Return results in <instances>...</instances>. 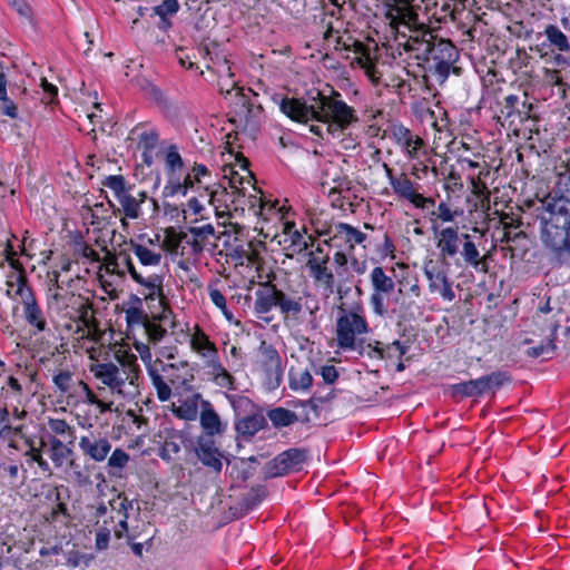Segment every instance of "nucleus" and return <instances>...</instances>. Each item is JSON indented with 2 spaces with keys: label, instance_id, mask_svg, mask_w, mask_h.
Masks as SVG:
<instances>
[{
  "label": "nucleus",
  "instance_id": "nucleus-1",
  "mask_svg": "<svg viewBox=\"0 0 570 570\" xmlns=\"http://www.w3.org/2000/svg\"><path fill=\"white\" fill-rule=\"evenodd\" d=\"M386 18L396 33L399 46L414 52L416 59L429 63L438 75L449 76L459 57L455 46L450 40L436 38L423 22H420L417 13L407 0L389 2Z\"/></svg>",
  "mask_w": 570,
  "mask_h": 570
},
{
  "label": "nucleus",
  "instance_id": "nucleus-2",
  "mask_svg": "<svg viewBox=\"0 0 570 570\" xmlns=\"http://www.w3.org/2000/svg\"><path fill=\"white\" fill-rule=\"evenodd\" d=\"M281 111L292 120L312 122L311 131L321 138L325 135L340 138L345 130L358 121L356 110L341 99V94L321 91L308 96V102L295 98H284L279 102Z\"/></svg>",
  "mask_w": 570,
  "mask_h": 570
},
{
  "label": "nucleus",
  "instance_id": "nucleus-3",
  "mask_svg": "<svg viewBox=\"0 0 570 570\" xmlns=\"http://www.w3.org/2000/svg\"><path fill=\"white\" fill-rule=\"evenodd\" d=\"M542 207L541 240L560 262L570 266V166L559 174Z\"/></svg>",
  "mask_w": 570,
  "mask_h": 570
},
{
  "label": "nucleus",
  "instance_id": "nucleus-4",
  "mask_svg": "<svg viewBox=\"0 0 570 570\" xmlns=\"http://www.w3.org/2000/svg\"><path fill=\"white\" fill-rule=\"evenodd\" d=\"M79 347L89 356V372L102 385L98 386V390L107 387L112 395L127 400H132L138 395L140 368L136 355L116 354V362H112L107 358L100 360L102 354L108 355L101 341L98 343L87 342V344H80Z\"/></svg>",
  "mask_w": 570,
  "mask_h": 570
},
{
  "label": "nucleus",
  "instance_id": "nucleus-5",
  "mask_svg": "<svg viewBox=\"0 0 570 570\" xmlns=\"http://www.w3.org/2000/svg\"><path fill=\"white\" fill-rule=\"evenodd\" d=\"M47 308L49 313L58 317L68 332L75 335L79 345L102 341L105 332L92 316L89 298L65 289L59 285L58 276H56L55 285L49 288Z\"/></svg>",
  "mask_w": 570,
  "mask_h": 570
},
{
  "label": "nucleus",
  "instance_id": "nucleus-6",
  "mask_svg": "<svg viewBox=\"0 0 570 570\" xmlns=\"http://www.w3.org/2000/svg\"><path fill=\"white\" fill-rule=\"evenodd\" d=\"M239 168L245 173V176H239L238 173H234L229 178V187L223 186L222 184L214 183V195L213 197V213L216 219L223 226L227 225L233 217V213L238 209L237 203L240 197H244L243 184L246 181L250 184L253 175L248 170V160L244 157L237 158Z\"/></svg>",
  "mask_w": 570,
  "mask_h": 570
},
{
  "label": "nucleus",
  "instance_id": "nucleus-7",
  "mask_svg": "<svg viewBox=\"0 0 570 570\" xmlns=\"http://www.w3.org/2000/svg\"><path fill=\"white\" fill-rule=\"evenodd\" d=\"M117 262L125 275L129 274L131 279L138 285V292L147 302L157 301L161 306L166 303V295L164 291V274L159 273H145L142 269L136 267L130 254L125 250L116 254Z\"/></svg>",
  "mask_w": 570,
  "mask_h": 570
},
{
  "label": "nucleus",
  "instance_id": "nucleus-8",
  "mask_svg": "<svg viewBox=\"0 0 570 570\" xmlns=\"http://www.w3.org/2000/svg\"><path fill=\"white\" fill-rule=\"evenodd\" d=\"M102 185L112 191L119 204L118 212L124 214L121 225L127 226L126 219H138L142 212L141 205L147 200V194L139 191L137 196L131 194L132 187L127 185L122 175H109L102 180Z\"/></svg>",
  "mask_w": 570,
  "mask_h": 570
},
{
  "label": "nucleus",
  "instance_id": "nucleus-9",
  "mask_svg": "<svg viewBox=\"0 0 570 570\" xmlns=\"http://www.w3.org/2000/svg\"><path fill=\"white\" fill-rule=\"evenodd\" d=\"M368 332L370 327L361 307L343 312L336 320V345L343 351H355L357 336Z\"/></svg>",
  "mask_w": 570,
  "mask_h": 570
},
{
  "label": "nucleus",
  "instance_id": "nucleus-10",
  "mask_svg": "<svg viewBox=\"0 0 570 570\" xmlns=\"http://www.w3.org/2000/svg\"><path fill=\"white\" fill-rule=\"evenodd\" d=\"M383 168L385 171V177L393 193L397 197L407 200L416 208L421 209L425 208L428 203H434L433 199L426 198L422 194L417 193L415 184L407 177L405 173L396 175L387 164H383Z\"/></svg>",
  "mask_w": 570,
  "mask_h": 570
},
{
  "label": "nucleus",
  "instance_id": "nucleus-11",
  "mask_svg": "<svg viewBox=\"0 0 570 570\" xmlns=\"http://www.w3.org/2000/svg\"><path fill=\"white\" fill-rule=\"evenodd\" d=\"M370 282L372 285L370 305L375 315L384 317L387 315V306L384 298L394 291V279L391 275L386 274L382 266H375L370 273Z\"/></svg>",
  "mask_w": 570,
  "mask_h": 570
},
{
  "label": "nucleus",
  "instance_id": "nucleus-12",
  "mask_svg": "<svg viewBox=\"0 0 570 570\" xmlns=\"http://www.w3.org/2000/svg\"><path fill=\"white\" fill-rule=\"evenodd\" d=\"M392 137L396 147L410 161H421L426 158L428 150L423 138L411 131L409 128L399 125L392 129Z\"/></svg>",
  "mask_w": 570,
  "mask_h": 570
},
{
  "label": "nucleus",
  "instance_id": "nucleus-13",
  "mask_svg": "<svg viewBox=\"0 0 570 570\" xmlns=\"http://www.w3.org/2000/svg\"><path fill=\"white\" fill-rule=\"evenodd\" d=\"M423 273L428 281L429 292L432 295H438L449 303L455 299L453 282L444 269L440 268L433 261H429L424 263Z\"/></svg>",
  "mask_w": 570,
  "mask_h": 570
},
{
  "label": "nucleus",
  "instance_id": "nucleus-14",
  "mask_svg": "<svg viewBox=\"0 0 570 570\" xmlns=\"http://www.w3.org/2000/svg\"><path fill=\"white\" fill-rule=\"evenodd\" d=\"M6 252L7 259L10 262V265L13 268H16V271L12 272L7 278L6 294L9 298L13 301H19L20 304H22L29 301L30 298L35 297V293L28 285L24 272L22 269L17 268V261L14 259L16 253L13 248L10 245H8Z\"/></svg>",
  "mask_w": 570,
  "mask_h": 570
},
{
  "label": "nucleus",
  "instance_id": "nucleus-15",
  "mask_svg": "<svg viewBox=\"0 0 570 570\" xmlns=\"http://www.w3.org/2000/svg\"><path fill=\"white\" fill-rule=\"evenodd\" d=\"M255 364L269 382L279 383L283 373L282 361L277 350L263 341L257 350Z\"/></svg>",
  "mask_w": 570,
  "mask_h": 570
},
{
  "label": "nucleus",
  "instance_id": "nucleus-16",
  "mask_svg": "<svg viewBox=\"0 0 570 570\" xmlns=\"http://www.w3.org/2000/svg\"><path fill=\"white\" fill-rule=\"evenodd\" d=\"M328 244L333 247L344 248L352 253L356 245L363 244L367 235L346 223L334 224L331 229Z\"/></svg>",
  "mask_w": 570,
  "mask_h": 570
},
{
  "label": "nucleus",
  "instance_id": "nucleus-17",
  "mask_svg": "<svg viewBox=\"0 0 570 570\" xmlns=\"http://www.w3.org/2000/svg\"><path fill=\"white\" fill-rule=\"evenodd\" d=\"M78 446L83 456L98 463L104 462L108 458L112 448L107 436L100 433L95 434L94 432L81 435Z\"/></svg>",
  "mask_w": 570,
  "mask_h": 570
},
{
  "label": "nucleus",
  "instance_id": "nucleus-18",
  "mask_svg": "<svg viewBox=\"0 0 570 570\" xmlns=\"http://www.w3.org/2000/svg\"><path fill=\"white\" fill-rule=\"evenodd\" d=\"M507 381L505 375L501 373H492L475 380L462 382L453 385V391L463 396H479L489 391L491 387L501 386Z\"/></svg>",
  "mask_w": 570,
  "mask_h": 570
},
{
  "label": "nucleus",
  "instance_id": "nucleus-19",
  "mask_svg": "<svg viewBox=\"0 0 570 570\" xmlns=\"http://www.w3.org/2000/svg\"><path fill=\"white\" fill-rule=\"evenodd\" d=\"M435 246L443 261L454 258L462 245V234L456 227H445L442 229H433Z\"/></svg>",
  "mask_w": 570,
  "mask_h": 570
},
{
  "label": "nucleus",
  "instance_id": "nucleus-20",
  "mask_svg": "<svg viewBox=\"0 0 570 570\" xmlns=\"http://www.w3.org/2000/svg\"><path fill=\"white\" fill-rule=\"evenodd\" d=\"M149 245L145 243H138L135 240L129 242V249L137 258L141 268L146 273L148 267H158L163 261V249L156 246L151 239H148Z\"/></svg>",
  "mask_w": 570,
  "mask_h": 570
},
{
  "label": "nucleus",
  "instance_id": "nucleus-21",
  "mask_svg": "<svg viewBox=\"0 0 570 570\" xmlns=\"http://www.w3.org/2000/svg\"><path fill=\"white\" fill-rule=\"evenodd\" d=\"M189 346L194 353L203 361V364L219 356L216 344L198 326L195 325L188 334Z\"/></svg>",
  "mask_w": 570,
  "mask_h": 570
},
{
  "label": "nucleus",
  "instance_id": "nucleus-22",
  "mask_svg": "<svg viewBox=\"0 0 570 570\" xmlns=\"http://www.w3.org/2000/svg\"><path fill=\"white\" fill-rule=\"evenodd\" d=\"M203 367L208 380L217 387L225 391H234L236 389L234 375L224 366L219 356L204 363Z\"/></svg>",
  "mask_w": 570,
  "mask_h": 570
},
{
  "label": "nucleus",
  "instance_id": "nucleus-23",
  "mask_svg": "<svg viewBox=\"0 0 570 570\" xmlns=\"http://www.w3.org/2000/svg\"><path fill=\"white\" fill-rule=\"evenodd\" d=\"M198 460L214 472L219 473L223 469L222 453L210 438H199L195 449Z\"/></svg>",
  "mask_w": 570,
  "mask_h": 570
},
{
  "label": "nucleus",
  "instance_id": "nucleus-24",
  "mask_svg": "<svg viewBox=\"0 0 570 570\" xmlns=\"http://www.w3.org/2000/svg\"><path fill=\"white\" fill-rule=\"evenodd\" d=\"M41 446H48L47 453L55 468L61 469L67 464L68 461H70V465L73 463L72 460H70L71 455L73 454L72 448L68 444H65L57 436L51 434L42 436Z\"/></svg>",
  "mask_w": 570,
  "mask_h": 570
},
{
  "label": "nucleus",
  "instance_id": "nucleus-25",
  "mask_svg": "<svg viewBox=\"0 0 570 570\" xmlns=\"http://www.w3.org/2000/svg\"><path fill=\"white\" fill-rule=\"evenodd\" d=\"M199 423L206 434L205 438L212 439L213 436L220 435L225 432V425L208 400L202 401Z\"/></svg>",
  "mask_w": 570,
  "mask_h": 570
},
{
  "label": "nucleus",
  "instance_id": "nucleus-26",
  "mask_svg": "<svg viewBox=\"0 0 570 570\" xmlns=\"http://www.w3.org/2000/svg\"><path fill=\"white\" fill-rule=\"evenodd\" d=\"M22 316L26 323L33 330L35 334L43 333L49 330L48 322L39 305L36 296L21 304Z\"/></svg>",
  "mask_w": 570,
  "mask_h": 570
},
{
  "label": "nucleus",
  "instance_id": "nucleus-27",
  "mask_svg": "<svg viewBox=\"0 0 570 570\" xmlns=\"http://www.w3.org/2000/svg\"><path fill=\"white\" fill-rule=\"evenodd\" d=\"M307 452L302 449H289L274 459V466L276 472L274 475H283L291 470H298L306 461Z\"/></svg>",
  "mask_w": 570,
  "mask_h": 570
},
{
  "label": "nucleus",
  "instance_id": "nucleus-28",
  "mask_svg": "<svg viewBox=\"0 0 570 570\" xmlns=\"http://www.w3.org/2000/svg\"><path fill=\"white\" fill-rule=\"evenodd\" d=\"M202 394L191 393L183 399H179L177 403L171 404V412L180 420L194 421L198 416L199 405L202 406Z\"/></svg>",
  "mask_w": 570,
  "mask_h": 570
},
{
  "label": "nucleus",
  "instance_id": "nucleus-29",
  "mask_svg": "<svg viewBox=\"0 0 570 570\" xmlns=\"http://www.w3.org/2000/svg\"><path fill=\"white\" fill-rule=\"evenodd\" d=\"M461 256L466 266H471L476 272L487 273V256H481L480 250L469 234H462Z\"/></svg>",
  "mask_w": 570,
  "mask_h": 570
},
{
  "label": "nucleus",
  "instance_id": "nucleus-30",
  "mask_svg": "<svg viewBox=\"0 0 570 570\" xmlns=\"http://www.w3.org/2000/svg\"><path fill=\"white\" fill-rule=\"evenodd\" d=\"M267 425L266 417L261 411L236 419L235 430L244 438H252Z\"/></svg>",
  "mask_w": 570,
  "mask_h": 570
},
{
  "label": "nucleus",
  "instance_id": "nucleus-31",
  "mask_svg": "<svg viewBox=\"0 0 570 570\" xmlns=\"http://www.w3.org/2000/svg\"><path fill=\"white\" fill-rule=\"evenodd\" d=\"M315 286L328 298L334 293L335 276L328 266L320 267L308 272Z\"/></svg>",
  "mask_w": 570,
  "mask_h": 570
},
{
  "label": "nucleus",
  "instance_id": "nucleus-32",
  "mask_svg": "<svg viewBox=\"0 0 570 570\" xmlns=\"http://www.w3.org/2000/svg\"><path fill=\"white\" fill-rule=\"evenodd\" d=\"M250 207L255 210V214L264 222L272 220L274 217H279L276 202L266 200L263 197L256 195L250 196Z\"/></svg>",
  "mask_w": 570,
  "mask_h": 570
},
{
  "label": "nucleus",
  "instance_id": "nucleus-33",
  "mask_svg": "<svg viewBox=\"0 0 570 570\" xmlns=\"http://www.w3.org/2000/svg\"><path fill=\"white\" fill-rule=\"evenodd\" d=\"M78 385L83 393L82 402L90 404V405H95L97 407V413L95 415L96 417H98L99 415H101L106 412L112 411V406H114L112 401L99 399L97 396V394L89 387V385L82 381H79Z\"/></svg>",
  "mask_w": 570,
  "mask_h": 570
},
{
  "label": "nucleus",
  "instance_id": "nucleus-34",
  "mask_svg": "<svg viewBox=\"0 0 570 570\" xmlns=\"http://www.w3.org/2000/svg\"><path fill=\"white\" fill-rule=\"evenodd\" d=\"M24 424H12L10 411L6 406H0V439L9 440L22 434Z\"/></svg>",
  "mask_w": 570,
  "mask_h": 570
},
{
  "label": "nucleus",
  "instance_id": "nucleus-35",
  "mask_svg": "<svg viewBox=\"0 0 570 570\" xmlns=\"http://www.w3.org/2000/svg\"><path fill=\"white\" fill-rule=\"evenodd\" d=\"M109 505L112 511H116L119 515L122 517L121 519H119L118 525L114 529L115 535L117 538H121L124 533L127 532L128 530V515L126 513L128 500L121 494H115V497L109 500Z\"/></svg>",
  "mask_w": 570,
  "mask_h": 570
},
{
  "label": "nucleus",
  "instance_id": "nucleus-36",
  "mask_svg": "<svg viewBox=\"0 0 570 570\" xmlns=\"http://www.w3.org/2000/svg\"><path fill=\"white\" fill-rule=\"evenodd\" d=\"M549 46L559 52L570 51V41L568 37L554 24H548L543 31Z\"/></svg>",
  "mask_w": 570,
  "mask_h": 570
},
{
  "label": "nucleus",
  "instance_id": "nucleus-37",
  "mask_svg": "<svg viewBox=\"0 0 570 570\" xmlns=\"http://www.w3.org/2000/svg\"><path fill=\"white\" fill-rule=\"evenodd\" d=\"M225 397L234 410L236 419L257 411L255 403L245 395L225 393Z\"/></svg>",
  "mask_w": 570,
  "mask_h": 570
},
{
  "label": "nucleus",
  "instance_id": "nucleus-38",
  "mask_svg": "<svg viewBox=\"0 0 570 570\" xmlns=\"http://www.w3.org/2000/svg\"><path fill=\"white\" fill-rule=\"evenodd\" d=\"M131 138L138 141L139 147H142L145 150H151L157 145L158 134L153 128L136 126L131 130Z\"/></svg>",
  "mask_w": 570,
  "mask_h": 570
},
{
  "label": "nucleus",
  "instance_id": "nucleus-39",
  "mask_svg": "<svg viewBox=\"0 0 570 570\" xmlns=\"http://www.w3.org/2000/svg\"><path fill=\"white\" fill-rule=\"evenodd\" d=\"M184 214L195 216L194 222L210 219L212 212L199 197H190L187 199Z\"/></svg>",
  "mask_w": 570,
  "mask_h": 570
},
{
  "label": "nucleus",
  "instance_id": "nucleus-40",
  "mask_svg": "<svg viewBox=\"0 0 570 570\" xmlns=\"http://www.w3.org/2000/svg\"><path fill=\"white\" fill-rule=\"evenodd\" d=\"M7 3L17 12L20 17L21 23L28 27L30 30H36V20L33 12L27 0H6Z\"/></svg>",
  "mask_w": 570,
  "mask_h": 570
},
{
  "label": "nucleus",
  "instance_id": "nucleus-41",
  "mask_svg": "<svg viewBox=\"0 0 570 570\" xmlns=\"http://www.w3.org/2000/svg\"><path fill=\"white\" fill-rule=\"evenodd\" d=\"M423 314V306L420 299L402 295L399 305V315L404 320H414Z\"/></svg>",
  "mask_w": 570,
  "mask_h": 570
},
{
  "label": "nucleus",
  "instance_id": "nucleus-42",
  "mask_svg": "<svg viewBox=\"0 0 570 570\" xmlns=\"http://www.w3.org/2000/svg\"><path fill=\"white\" fill-rule=\"evenodd\" d=\"M267 416L276 429L289 426L297 421L296 413L284 407L269 410Z\"/></svg>",
  "mask_w": 570,
  "mask_h": 570
},
{
  "label": "nucleus",
  "instance_id": "nucleus-43",
  "mask_svg": "<svg viewBox=\"0 0 570 570\" xmlns=\"http://www.w3.org/2000/svg\"><path fill=\"white\" fill-rule=\"evenodd\" d=\"M278 289L271 292H256V299L254 303V309L257 314H266L273 307H277Z\"/></svg>",
  "mask_w": 570,
  "mask_h": 570
},
{
  "label": "nucleus",
  "instance_id": "nucleus-44",
  "mask_svg": "<svg viewBox=\"0 0 570 570\" xmlns=\"http://www.w3.org/2000/svg\"><path fill=\"white\" fill-rule=\"evenodd\" d=\"M218 281L215 282V284H209L207 287L208 296L212 301V303L222 312L224 317L228 323H236L234 320L233 313L227 307L226 297L224 294L216 287V284Z\"/></svg>",
  "mask_w": 570,
  "mask_h": 570
},
{
  "label": "nucleus",
  "instance_id": "nucleus-45",
  "mask_svg": "<svg viewBox=\"0 0 570 570\" xmlns=\"http://www.w3.org/2000/svg\"><path fill=\"white\" fill-rule=\"evenodd\" d=\"M147 374L151 380L154 389L156 390L158 400L161 402L168 401L171 396V389L163 379L159 367L148 368Z\"/></svg>",
  "mask_w": 570,
  "mask_h": 570
},
{
  "label": "nucleus",
  "instance_id": "nucleus-46",
  "mask_svg": "<svg viewBox=\"0 0 570 570\" xmlns=\"http://www.w3.org/2000/svg\"><path fill=\"white\" fill-rule=\"evenodd\" d=\"M136 305L129 306L125 311V318L128 326H138L145 324L149 321L148 315L142 308V301L140 297H135Z\"/></svg>",
  "mask_w": 570,
  "mask_h": 570
},
{
  "label": "nucleus",
  "instance_id": "nucleus-47",
  "mask_svg": "<svg viewBox=\"0 0 570 570\" xmlns=\"http://www.w3.org/2000/svg\"><path fill=\"white\" fill-rule=\"evenodd\" d=\"M183 436L179 431H171L164 440L160 452V458L164 460H171L174 455L178 454L181 449Z\"/></svg>",
  "mask_w": 570,
  "mask_h": 570
},
{
  "label": "nucleus",
  "instance_id": "nucleus-48",
  "mask_svg": "<svg viewBox=\"0 0 570 570\" xmlns=\"http://www.w3.org/2000/svg\"><path fill=\"white\" fill-rule=\"evenodd\" d=\"M313 384V376L309 371H291L289 387L295 392L308 391Z\"/></svg>",
  "mask_w": 570,
  "mask_h": 570
},
{
  "label": "nucleus",
  "instance_id": "nucleus-49",
  "mask_svg": "<svg viewBox=\"0 0 570 570\" xmlns=\"http://www.w3.org/2000/svg\"><path fill=\"white\" fill-rule=\"evenodd\" d=\"M277 307L286 315H297L303 309L301 298L291 297L282 291H278Z\"/></svg>",
  "mask_w": 570,
  "mask_h": 570
},
{
  "label": "nucleus",
  "instance_id": "nucleus-50",
  "mask_svg": "<svg viewBox=\"0 0 570 570\" xmlns=\"http://www.w3.org/2000/svg\"><path fill=\"white\" fill-rule=\"evenodd\" d=\"M306 268L308 272L327 266L330 262V255L321 246H317L314 250H311L307 255Z\"/></svg>",
  "mask_w": 570,
  "mask_h": 570
},
{
  "label": "nucleus",
  "instance_id": "nucleus-51",
  "mask_svg": "<svg viewBox=\"0 0 570 570\" xmlns=\"http://www.w3.org/2000/svg\"><path fill=\"white\" fill-rule=\"evenodd\" d=\"M163 194L165 197L186 196V186L181 185L180 178L176 177L175 174H168Z\"/></svg>",
  "mask_w": 570,
  "mask_h": 570
},
{
  "label": "nucleus",
  "instance_id": "nucleus-52",
  "mask_svg": "<svg viewBox=\"0 0 570 570\" xmlns=\"http://www.w3.org/2000/svg\"><path fill=\"white\" fill-rule=\"evenodd\" d=\"M183 158L179 155L176 146L168 147L165 155V167L167 174H175L183 167Z\"/></svg>",
  "mask_w": 570,
  "mask_h": 570
},
{
  "label": "nucleus",
  "instance_id": "nucleus-53",
  "mask_svg": "<svg viewBox=\"0 0 570 570\" xmlns=\"http://www.w3.org/2000/svg\"><path fill=\"white\" fill-rule=\"evenodd\" d=\"M556 350V345L553 343V340L550 338L547 342H541L539 345L530 347L527 351L528 356L533 358H550Z\"/></svg>",
  "mask_w": 570,
  "mask_h": 570
},
{
  "label": "nucleus",
  "instance_id": "nucleus-54",
  "mask_svg": "<svg viewBox=\"0 0 570 570\" xmlns=\"http://www.w3.org/2000/svg\"><path fill=\"white\" fill-rule=\"evenodd\" d=\"M48 426L50 431L56 435H68L71 440L69 444L72 443V440L75 439V430L72 426H70L65 420L61 419H49L48 420Z\"/></svg>",
  "mask_w": 570,
  "mask_h": 570
},
{
  "label": "nucleus",
  "instance_id": "nucleus-55",
  "mask_svg": "<svg viewBox=\"0 0 570 570\" xmlns=\"http://www.w3.org/2000/svg\"><path fill=\"white\" fill-rule=\"evenodd\" d=\"M134 346H135V350L137 351V353L139 354L140 360L145 364L147 371H148V368H156V367L163 366L160 361L153 362V354L147 344L141 343V342H136L134 344Z\"/></svg>",
  "mask_w": 570,
  "mask_h": 570
},
{
  "label": "nucleus",
  "instance_id": "nucleus-56",
  "mask_svg": "<svg viewBox=\"0 0 570 570\" xmlns=\"http://www.w3.org/2000/svg\"><path fill=\"white\" fill-rule=\"evenodd\" d=\"M129 462V454L120 448L115 449L110 455H108V466L110 469L121 470Z\"/></svg>",
  "mask_w": 570,
  "mask_h": 570
},
{
  "label": "nucleus",
  "instance_id": "nucleus-57",
  "mask_svg": "<svg viewBox=\"0 0 570 570\" xmlns=\"http://www.w3.org/2000/svg\"><path fill=\"white\" fill-rule=\"evenodd\" d=\"M52 382L61 393H69L73 383L72 374L69 371H61L53 375Z\"/></svg>",
  "mask_w": 570,
  "mask_h": 570
},
{
  "label": "nucleus",
  "instance_id": "nucleus-58",
  "mask_svg": "<svg viewBox=\"0 0 570 570\" xmlns=\"http://www.w3.org/2000/svg\"><path fill=\"white\" fill-rule=\"evenodd\" d=\"M144 327L149 342L153 344L159 343L167 333V331L160 324L153 321H148Z\"/></svg>",
  "mask_w": 570,
  "mask_h": 570
},
{
  "label": "nucleus",
  "instance_id": "nucleus-59",
  "mask_svg": "<svg viewBox=\"0 0 570 570\" xmlns=\"http://www.w3.org/2000/svg\"><path fill=\"white\" fill-rule=\"evenodd\" d=\"M155 13L165 20L168 16H174L179 10V3L177 0H163V2L155 7Z\"/></svg>",
  "mask_w": 570,
  "mask_h": 570
},
{
  "label": "nucleus",
  "instance_id": "nucleus-60",
  "mask_svg": "<svg viewBox=\"0 0 570 570\" xmlns=\"http://www.w3.org/2000/svg\"><path fill=\"white\" fill-rule=\"evenodd\" d=\"M208 69L213 70L217 73L218 79L232 78L234 77L232 72V67L226 56L222 57V62H215L214 66H207Z\"/></svg>",
  "mask_w": 570,
  "mask_h": 570
},
{
  "label": "nucleus",
  "instance_id": "nucleus-61",
  "mask_svg": "<svg viewBox=\"0 0 570 570\" xmlns=\"http://www.w3.org/2000/svg\"><path fill=\"white\" fill-rule=\"evenodd\" d=\"M435 214L438 218L441 219L443 223H452L459 215L456 210H452L451 207L444 202H441L438 205Z\"/></svg>",
  "mask_w": 570,
  "mask_h": 570
},
{
  "label": "nucleus",
  "instance_id": "nucleus-62",
  "mask_svg": "<svg viewBox=\"0 0 570 570\" xmlns=\"http://www.w3.org/2000/svg\"><path fill=\"white\" fill-rule=\"evenodd\" d=\"M195 194L193 197H199L205 205H208L212 207L213 204V197L214 195V183L213 184H206V185H199L195 189Z\"/></svg>",
  "mask_w": 570,
  "mask_h": 570
},
{
  "label": "nucleus",
  "instance_id": "nucleus-63",
  "mask_svg": "<svg viewBox=\"0 0 570 570\" xmlns=\"http://www.w3.org/2000/svg\"><path fill=\"white\" fill-rule=\"evenodd\" d=\"M111 530L108 527H101L96 534V549L105 550L108 548V543L110 540Z\"/></svg>",
  "mask_w": 570,
  "mask_h": 570
},
{
  "label": "nucleus",
  "instance_id": "nucleus-64",
  "mask_svg": "<svg viewBox=\"0 0 570 570\" xmlns=\"http://www.w3.org/2000/svg\"><path fill=\"white\" fill-rule=\"evenodd\" d=\"M190 174H191V177H194V179L196 181H198L200 185L209 184L208 181H206V178H208L210 176V174H209L208 168L205 165L196 164L191 168Z\"/></svg>",
  "mask_w": 570,
  "mask_h": 570
}]
</instances>
